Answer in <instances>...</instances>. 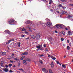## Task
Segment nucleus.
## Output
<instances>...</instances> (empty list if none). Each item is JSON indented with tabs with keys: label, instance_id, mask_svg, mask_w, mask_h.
<instances>
[{
	"label": "nucleus",
	"instance_id": "1",
	"mask_svg": "<svg viewBox=\"0 0 73 73\" xmlns=\"http://www.w3.org/2000/svg\"><path fill=\"white\" fill-rule=\"evenodd\" d=\"M56 27L57 28H61L62 27H64L65 26L62 24H57L56 25Z\"/></svg>",
	"mask_w": 73,
	"mask_h": 73
},
{
	"label": "nucleus",
	"instance_id": "2",
	"mask_svg": "<svg viewBox=\"0 0 73 73\" xmlns=\"http://www.w3.org/2000/svg\"><path fill=\"white\" fill-rule=\"evenodd\" d=\"M8 23L10 25H13L14 23V20L13 19L10 20L9 21H8Z\"/></svg>",
	"mask_w": 73,
	"mask_h": 73
},
{
	"label": "nucleus",
	"instance_id": "3",
	"mask_svg": "<svg viewBox=\"0 0 73 73\" xmlns=\"http://www.w3.org/2000/svg\"><path fill=\"white\" fill-rule=\"evenodd\" d=\"M40 37V34L39 33H37L35 37L36 40H38Z\"/></svg>",
	"mask_w": 73,
	"mask_h": 73
},
{
	"label": "nucleus",
	"instance_id": "4",
	"mask_svg": "<svg viewBox=\"0 0 73 73\" xmlns=\"http://www.w3.org/2000/svg\"><path fill=\"white\" fill-rule=\"evenodd\" d=\"M5 32L6 33H8L9 35H11V32L9 31L8 30H6L5 31Z\"/></svg>",
	"mask_w": 73,
	"mask_h": 73
},
{
	"label": "nucleus",
	"instance_id": "5",
	"mask_svg": "<svg viewBox=\"0 0 73 73\" xmlns=\"http://www.w3.org/2000/svg\"><path fill=\"white\" fill-rule=\"evenodd\" d=\"M6 52H1L0 54L2 56H5L6 55Z\"/></svg>",
	"mask_w": 73,
	"mask_h": 73
},
{
	"label": "nucleus",
	"instance_id": "6",
	"mask_svg": "<svg viewBox=\"0 0 73 73\" xmlns=\"http://www.w3.org/2000/svg\"><path fill=\"white\" fill-rule=\"evenodd\" d=\"M36 48H37L38 49H36V50L37 51H38V50H39L40 49V48H41V45H38V46H36Z\"/></svg>",
	"mask_w": 73,
	"mask_h": 73
},
{
	"label": "nucleus",
	"instance_id": "7",
	"mask_svg": "<svg viewBox=\"0 0 73 73\" xmlns=\"http://www.w3.org/2000/svg\"><path fill=\"white\" fill-rule=\"evenodd\" d=\"M42 71H43V72H45V73H48V70L46 69H45V68H43L42 69Z\"/></svg>",
	"mask_w": 73,
	"mask_h": 73
},
{
	"label": "nucleus",
	"instance_id": "8",
	"mask_svg": "<svg viewBox=\"0 0 73 73\" xmlns=\"http://www.w3.org/2000/svg\"><path fill=\"white\" fill-rule=\"evenodd\" d=\"M50 65L51 66V67L52 68H54V64H53V62H52L50 64Z\"/></svg>",
	"mask_w": 73,
	"mask_h": 73
},
{
	"label": "nucleus",
	"instance_id": "9",
	"mask_svg": "<svg viewBox=\"0 0 73 73\" xmlns=\"http://www.w3.org/2000/svg\"><path fill=\"white\" fill-rule=\"evenodd\" d=\"M51 25V23L50 22H48L47 23V25L48 27H50V25Z\"/></svg>",
	"mask_w": 73,
	"mask_h": 73
},
{
	"label": "nucleus",
	"instance_id": "10",
	"mask_svg": "<svg viewBox=\"0 0 73 73\" xmlns=\"http://www.w3.org/2000/svg\"><path fill=\"white\" fill-rule=\"evenodd\" d=\"M3 70L4 71V72H8V69L6 68H5Z\"/></svg>",
	"mask_w": 73,
	"mask_h": 73
},
{
	"label": "nucleus",
	"instance_id": "11",
	"mask_svg": "<svg viewBox=\"0 0 73 73\" xmlns=\"http://www.w3.org/2000/svg\"><path fill=\"white\" fill-rule=\"evenodd\" d=\"M14 40H15V39H10L9 41H8V42H9V43H10V42H11L14 41Z\"/></svg>",
	"mask_w": 73,
	"mask_h": 73
},
{
	"label": "nucleus",
	"instance_id": "12",
	"mask_svg": "<svg viewBox=\"0 0 73 73\" xmlns=\"http://www.w3.org/2000/svg\"><path fill=\"white\" fill-rule=\"evenodd\" d=\"M23 63L25 65H26L27 64V62H26V61L25 60H23Z\"/></svg>",
	"mask_w": 73,
	"mask_h": 73
},
{
	"label": "nucleus",
	"instance_id": "13",
	"mask_svg": "<svg viewBox=\"0 0 73 73\" xmlns=\"http://www.w3.org/2000/svg\"><path fill=\"white\" fill-rule=\"evenodd\" d=\"M31 38H35V36L33 35H31Z\"/></svg>",
	"mask_w": 73,
	"mask_h": 73
},
{
	"label": "nucleus",
	"instance_id": "14",
	"mask_svg": "<svg viewBox=\"0 0 73 73\" xmlns=\"http://www.w3.org/2000/svg\"><path fill=\"white\" fill-rule=\"evenodd\" d=\"M51 58L52 60H55L56 59V58L53 57V56H51Z\"/></svg>",
	"mask_w": 73,
	"mask_h": 73
},
{
	"label": "nucleus",
	"instance_id": "15",
	"mask_svg": "<svg viewBox=\"0 0 73 73\" xmlns=\"http://www.w3.org/2000/svg\"><path fill=\"white\" fill-rule=\"evenodd\" d=\"M68 36L70 35H72V33L70 31H68Z\"/></svg>",
	"mask_w": 73,
	"mask_h": 73
},
{
	"label": "nucleus",
	"instance_id": "16",
	"mask_svg": "<svg viewBox=\"0 0 73 73\" xmlns=\"http://www.w3.org/2000/svg\"><path fill=\"white\" fill-rule=\"evenodd\" d=\"M26 60L27 61H28L29 62L31 61V59L29 58H27L26 59Z\"/></svg>",
	"mask_w": 73,
	"mask_h": 73
},
{
	"label": "nucleus",
	"instance_id": "17",
	"mask_svg": "<svg viewBox=\"0 0 73 73\" xmlns=\"http://www.w3.org/2000/svg\"><path fill=\"white\" fill-rule=\"evenodd\" d=\"M40 50H44V48H43L42 47V48H41L40 49Z\"/></svg>",
	"mask_w": 73,
	"mask_h": 73
},
{
	"label": "nucleus",
	"instance_id": "18",
	"mask_svg": "<svg viewBox=\"0 0 73 73\" xmlns=\"http://www.w3.org/2000/svg\"><path fill=\"white\" fill-rule=\"evenodd\" d=\"M49 73H53L51 69L49 70Z\"/></svg>",
	"mask_w": 73,
	"mask_h": 73
},
{
	"label": "nucleus",
	"instance_id": "19",
	"mask_svg": "<svg viewBox=\"0 0 73 73\" xmlns=\"http://www.w3.org/2000/svg\"><path fill=\"white\" fill-rule=\"evenodd\" d=\"M41 24L42 25V26H43V27H44V26H45V24H46V23H44V24L43 23H41Z\"/></svg>",
	"mask_w": 73,
	"mask_h": 73
},
{
	"label": "nucleus",
	"instance_id": "20",
	"mask_svg": "<svg viewBox=\"0 0 73 73\" xmlns=\"http://www.w3.org/2000/svg\"><path fill=\"white\" fill-rule=\"evenodd\" d=\"M12 66V64H9V67H11V66Z\"/></svg>",
	"mask_w": 73,
	"mask_h": 73
},
{
	"label": "nucleus",
	"instance_id": "21",
	"mask_svg": "<svg viewBox=\"0 0 73 73\" xmlns=\"http://www.w3.org/2000/svg\"><path fill=\"white\" fill-rule=\"evenodd\" d=\"M67 49L68 50H69V49H70V47H69V46H68L67 47Z\"/></svg>",
	"mask_w": 73,
	"mask_h": 73
},
{
	"label": "nucleus",
	"instance_id": "22",
	"mask_svg": "<svg viewBox=\"0 0 73 73\" xmlns=\"http://www.w3.org/2000/svg\"><path fill=\"white\" fill-rule=\"evenodd\" d=\"M52 2V1L50 0V1H49V4H51Z\"/></svg>",
	"mask_w": 73,
	"mask_h": 73
},
{
	"label": "nucleus",
	"instance_id": "23",
	"mask_svg": "<svg viewBox=\"0 0 73 73\" xmlns=\"http://www.w3.org/2000/svg\"><path fill=\"white\" fill-rule=\"evenodd\" d=\"M30 23H31V22H30V21H28L26 22V23H27V24H29Z\"/></svg>",
	"mask_w": 73,
	"mask_h": 73
},
{
	"label": "nucleus",
	"instance_id": "24",
	"mask_svg": "<svg viewBox=\"0 0 73 73\" xmlns=\"http://www.w3.org/2000/svg\"><path fill=\"white\" fill-rule=\"evenodd\" d=\"M65 13V11H62V13L63 14H64Z\"/></svg>",
	"mask_w": 73,
	"mask_h": 73
},
{
	"label": "nucleus",
	"instance_id": "25",
	"mask_svg": "<svg viewBox=\"0 0 73 73\" xmlns=\"http://www.w3.org/2000/svg\"><path fill=\"white\" fill-rule=\"evenodd\" d=\"M21 44V43L20 42H19L18 43V46L19 47H20V44Z\"/></svg>",
	"mask_w": 73,
	"mask_h": 73
},
{
	"label": "nucleus",
	"instance_id": "26",
	"mask_svg": "<svg viewBox=\"0 0 73 73\" xmlns=\"http://www.w3.org/2000/svg\"><path fill=\"white\" fill-rule=\"evenodd\" d=\"M14 60H16V61H17V60H18V61H19V59H18H18H17V58H14Z\"/></svg>",
	"mask_w": 73,
	"mask_h": 73
},
{
	"label": "nucleus",
	"instance_id": "27",
	"mask_svg": "<svg viewBox=\"0 0 73 73\" xmlns=\"http://www.w3.org/2000/svg\"><path fill=\"white\" fill-rule=\"evenodd\" d=\"M62 66L64 68H66V66L64 64L62 65Z\"/></svg>",
	"mask_w": 73,
	"mask_h": 73
},
{
	"label": "nucleus",
	"instance_id": "28",
	"mask_svg": "<svg viewBox=\"0 0 73 73\" xmlns=\"http://www.w3.org/2000/svg\"><path fill=\"white\" fill-rule=\"evenodd\" d=\"M24 53L25 55H27V54H28V52H25Z\"/></svg>",
	"mask_w": 73,
	"mask_h": 73
},
{
	"label": "nucleus",
	"instance_id": "29",
	"mask_svg": "<svg viewBox=\"0 0 73 73\" xmlns=\"http://www.w3.org/2000/svg\"><path fill=\"white\" fill-rule=\"evenodd\" d=\"M21 30L22 31H24L25 30V29H21Z\"/></svg>",
	"mask_w": 73,
	"mask_h": 73
},
{
	"label": "nucleus",
	"instance_id": "30",
	"mask_svg": "<svg viewBox=\"0 0 73 73\" xmlns=\"http://www.w3.org/2000/svg\"><path fill=\"white\" fill-rule=\"evenodd\" d=\"M2 62H1V66H3V63H1Z\"/></svg>",
	"mask_w": 73,
	"mask_h": 73
},
{
	"label": "nucleus",
	"instance_id": "31",
	"mask_svg": "<svg viewBox=\"0 0 73 73\" xmlns=\"http://www.w3.org/2000/svg\"><path fill=\"white\" fill-rule=\"evenodd\" d=\"M62 8H63V9H65V8H66V7L62 6Z\"/></svg>",
	"mask_w": 73,
	"mask_h": 73
},
{
	"label": "nucleus",
	"instance_id": "32",
	"mask_svg": "<svg viewBox=\"0 0 73 73\" xmlns=\"http://www.w3.org/2000/svg\"><path fill=\"white\" fill-rule=\"evenodd\" d=\"M61 40L62 41H63V40H64V39L63 38H61Z\"/></svg>",
	"mask_w": 73,
	"mask_h": 73
},
{
	"label": "nucleus",
	"instance_id": "33",
	"mask_svg": "<svg viewBox=\"0 0 73 73\" xmlns=\"http://www.w3.org/2000/svg\"><path fill=\"white\" fill-rule=\"evenodd\" d=\"M56 62L57 64H60V62H59V61H58V60H57L56 61Z\"/></svg>",
	"mask_w": 73,
	"mask_h": 73
},
{
	"label": "nucleus",
	"instance_id": "34",
	"mask_svg": "<svg viewBox=\"0 0 73 73\" xmlns=\"http://www.w3.org/2000/svg\"><path fill=\"white\" fill-rule=\"evenodd\" d=\"M59 7H62V5H61V4H60L59 5Z\"/></svg>",
	"mask_w": 73,
	"mask_h": 73
},
{
	"label": "nucleus",
	"instance_id": "35",
	"mask_svg": "<svg viewBox=\"0 0 73 73\" xmlns=\"http://www.w3.org/2000/svg\"><path fill=\"white\" fill-rule=\"evenodd\" d=\"M44 56V54H42L40 55V57H43Z\"/></svg>",
	"mask_w": 73,
	"mask_h": 73
},
{
	"label": "nucleus",
	"instance_id": "36",
	"mask_svg": "<svg viewBox=\"0 0 73 73\" xmlns=\"http://www.w3.org/2000/svg\"><path fill=\"white\" fill-rule=\"evenodd\" d=\"M9 72H10V73H12V72H13V71L12 70H10Z\"/></svg>",
	"mask_w": 73,
	"mask_h": 73
},
{
	"label": "nucleus",
	"instance_id": "37",
	"mask_svg": "<svg viewBox=\"0 0 73 73\" xmlns=\"http://www.w3.org/2000/svg\"><path fill=\"white\" fill-rule=\"evenodd\" d=\"M5 67L6 68H8V66L7 65H6Z\"/></svg>",
	"mask_w": 73,
	"mask_h": 73
},
{
	"label": "nucleus",
	"instance_id": "38",
	"mask_svg": "<svg viewBox=\"0 0 73 73\" xmlns=\"http://www.w3.org/2000/svg\"><path fill=\"white\" fill-rule=\"evenodd\" d=\"M60 1L62 2H64V1H65L66 0H60Z\"/></svg>",
	"mask_w": 73,
	"mask_h": 73
},
{
	"label": "nucleus",
	"instance_id": "39",
	"mask_svg": "<svg viewBox=\"0 0 73 73\" xmlns=\"http://www.w3.org/2000/svg\"><path fill=\"white\" fill-rule=\"evenodd\" d=\"M15 56V54L13 53L12 55H11V56L12 57H13Z\"/></svg>",
	"mask_w": 73,
	"mask_h": 73
},
{
	"label": "nucleus",
	"instance_id": "40",
	"mask_svg": "<svg viewBox=\"0 0 73 73\" xmlns=\"http://www.w3.org/2000/svg\"><path fill=\"white\" fill-rule=\"evenodd\" d=\"M25 36L24 35H21V37H25Z\"/></svg>",
	"mask_w": 73,
	"mask_h": 73
},
{
	"label": "nucleus",
	"instance_id": "41",
	"mask_svg": "<svg viewBox=\"0 0 73 73\" xmlns=\"http://www.w3.org/2000/svg\"><path fill=\"white\" fill-rule=\"evenodd\" d=\"M62 33L63 35H65V32H62Z\"/></svg>",
	"mask_w": 73,
	"mask_h": 73
},
{
	"label": "nucleus",
	"instance_id": "42",
	"mask_svg": "<svg viewBox=\"0 0 73 73\" xmlns=\"http://www.w3.org/2000/svg\"><path fill=\"white\" fill-rule=\"evenodd\" d=\"M29 36H28L27 38H26V40H28V39H29Z\"/></svg>",
	"mask_w": 73,
	"mask_h": 73
},
{
	"label": "nucleus",
	"instance_id": "43",
	"mask_svg": "<svg viewBox=\"0 0 73 73\" xmlns=\"http://www.w3.org/2000/svg\"><path fill=\"white\" fill-rule=\"evenodd\" d=\"M42 1H44L45 3H46V0H41Z\"/></svg>",
	"mask_w": 73,
	"mask_h": 73
},
{
	"label": "nucleus",
	"instance_id": "44",
	"mask_svg": "<svg viewBox=\"0 0 73 73\" xmlns=\"http://www.w3.org/2000/svg\"><path fill=\"white\" fill-rule=\"evenodd\" d=\"M39 62H40V63L42 64V60H40Z\"/></svg>",
	"mask_w": 73,
	"mask_h": 73
},
{
	"label": "nucleus",
	"instance_id": "45",
	"mask_svg": "<svg viewBox=\"0 0 73 73\" xmlns=\"http://www.w3.org/2000/svg\"><path fill=\"white\" fill-rule=\"evenodd\" d=\"M10 62H11L12 63H13V61L11 60H10Z\"/></svg>",
	"mask_w": 73,
	"mask_h": 73
},
{
	"label": "nucleus",
	"instance_id": "46",
	"mask_svg": "<svg viewBox=\"0 0 73 73\" xmlns=\"http://www.w3.org/2000/svg\"><path fill=\"white\" fill-rule=\"evenodd\" d=\"M43 46H44V48H46V44H44L43 45Z\"/></svg>",
	"mask_w": 73,
	"mask_h": 73
},
{
	"label": "nucleus",
	"instance_id": "47",
	"mask_svg": "<svg viewBox=\"0 0 73 73\" xmlns=\"http://www.w3.org/2000/svg\"><path fill=\"white\" fill-rule=\"evenodd\" d=\"M49 39H50V40H52V37H50L49 38Z\"/></svg>",
	"mask_w": 73,
	"mask_h": 73
},
{
	"label": "nucleus",
	"instance_id": "48",
	"mask_svg": "<svg viewBox=\"0 0 73 73\" xmlns=\"http://www.w3.org/2000/svg\"><path fill=\"white\" fill-rule=\"evenodd\" d=\"M45 51H47L48 50V48H45Z\"/></svg>",
	"mask_w": 73,
	"mask_h": 73
},
{
	"label": "nucleus",
	"instance_id": "49",
	"mask_svg": "<svg viewBox=\"0 0 73 73\" xmlns=\"http://www.w3.org/2000/svg\"><path fill=\"white\" fill-rule=\"evenodd\" d=\"M64 14L65 15H68V13H67L66 12H65V13H64Z\"/></svg>",
	"mask_w": 73,
	"mask_h": 73
},
{
	"label": "nucleus",
	"instance_id": "50",
	"mask_svg": "<svg viewBox=\"0 0 73 73\" xmlns=\"http://www.w3.org/2000/svg\"><path fill=\"white\" fill-rule=\"evenodd\" d=\"M68 17H69L70 18L71 16L70 15H68Z\"/></svg>",
	"mask_w": 73,
	"mask_h": 73
},
{
	"label": "nucleus",
	"instance_id": "51",
	"mask_svg": "<svg viewBox=\"0 0 73 73\" xmlns=\"http://www.w3.org/2000/svg\"><path fill=\"white\" fill-rule=\"evenodd\" d=\"M23 60V58L21 57V60Z\"/></svg>",
	"mask_w": 73,
	"mask_h": 73
},
{
	"label": "nucleus",
	"instance_id": "52",
	"mask_svg": "<svg viewBox=\"0 0 73 73\" xmlns=\"http://www.w3.org/2000/svg\"><path fill=\"white\" fill-rule=\"evenodd\" d=\"M22 55H25V52H24V53H22Z\"/></svg>",
	"mask_w": 73,
	"mask_h": 73
},
{
	"label": "nucleus",
	"instance_id": "53",
	"mask_svg": "<svg viewBox=\"0 0 73 73\" xmlns=\"http://www.w3.org/2000/svg\"><path fill=\"white\" fill-rule=\"evenodd\" d=\"M25 56H23L22 57V58H25Z\"/></svg>",
	"mask_w": 73,
	"mask_h": 73
},
{
	"label": "nucleus",
	"instance_id": "54",
	"mask_svg": "<svg viewBox=\"0 0 73 73\" xmlns=\"http://www.w3.org/2000/svg\"><path fill=\"white\" fill-rule=\"evenodd\" d=\"M55 33H58V32H57V31H55Z\"/></svg>",
	"mask_w": 73,
	"mask_h": 73
},
{
	"label": "nucleus",
	"instance_id": "55",
	"mask_svg": "<svg viewBox=\"0 0 73 73\" xmlns=\"http://www.w3.org/2000/svg\"><path fill=\"white\" fill-rule=\"evenodd\" d=\"M25 33H26V34H28V33L27 32L25 31Z\"/></svg>",
	"mask_w": 73,
	"mask_h": 73
},
{
	"label": "nucleus",
	"instance_id": "56",
	"mask_svg": "<svg viewBox=\"0 0 73 73\" xmlns=\"http://www.w3.org/2000/svg\"><path fill=\"white\" fill-rule=\"evenodd\" d=\"M28 28H29V29H31V27H27Z\"/></svg>",
	"mask_w": 73,
	"mask_h": 73
},
{
	"label": "nucleus",
	"instance_id": "57",
	"mask_svg": "<svg viewBox=\"0 0 73 73\" xmlns=\"http://www.w3.org/2000/svg\"><path fill=\"white\" fill-rule=\"evenodd\" d=\"M70 6H72V4H70Z\"/></svg>",
	"mask_w": 73,
	"mask_h": 73
},
{
	"label": "nucleus",
	"instance_id": "58",
	"mask_svg": "<svg viewBox=\"0 0 73 73\" xmlns=\"http://www.w3.org/2000/svg\"><path fill=\"white\" fill-rule=\"evenodd\" d=\"M57 13H60V11H57Z\"/></svg>",
	"mask_w": 73,
	"mask_h": 73
},
{
	"label": "nucleus",
	"instance_id": "59",
	"mask_svg": "<svg viewBox=\"0 0 73 73\" xmlns=\"http://www.w3.org/2000/svg\"><path fill=\"white\" fill-rule=\"evenodd\" d=\"M50 55L48 54V57H50Z\"/></svg>",
	"mask_w": 73,
	"mask_h": 73
},
{
	"label": "nucleus",
	"instance_id": "60",
	"mask_svg": "<svg viewBox=\"0 0 73 73\" xmlns=\"http://www.w3.org/2000/svg\"><path fill=\"white\" fill-rule=\"evenodd\" d=\"M9 44V42H7L6 43V44Z\"/></svg>",
	"mask_w": 73,
	"mask_h": 73
},
{
	"label": "nucleus",
	"instance_id": "61",
	"mask_svg": "<svg viewBox=\"0 0 73 73\" xmlns=\"http://www.w3.org/2000/svg\"><path fill=\"white\" fill-rule=\"evenodd\" d=\"M20 70H22L23 71V72H24V70H23V69H20Z\"/></svg>",
	"mask_w": 73,
	"mask_h": 73
},
{
	"label": "nucleus",
	"instance_id": "62",
	"mask_svg": "<svg viewBox=\"0 0 73 73\" xmlns=\"http://www.w3.org/2000/svg\"><path fill=\"white\" fill-rule=\"evenodd\" d=\"M65 29H66V31H67V30H68V28H65Z\"/></svg>",
	"mask_w": 73,
	"mask_h": 73
},
{
	"label": "nucleus",
	"instance_id": "63",
	"mask_svg": "<svg viewBox=\"0 0 73 73\" xmlns=\"http://www.w3.org/2000/svg\"><path fill=\"white\" fill-rule=\"evenodd\" d=\"M66 57V56H64V58H65V57Z\"/></svg>",
	"mask_w": 73,
	"mask_h": 73
},
{
	"label": "nucleus",
	"instance_id": "64",
	"mask_svg": "<svg viewBox=\"0 0 73 73\" xmlns=\"http://www.w3.org/2000/svg\"><path fill=\"white\" fill-rule=\"evenodd\" d=\"M69 40H67V42L68 43H69Z\"/></svg>",
	"mask_w": 73,
	"mask_h": 73
}]
</instances>
